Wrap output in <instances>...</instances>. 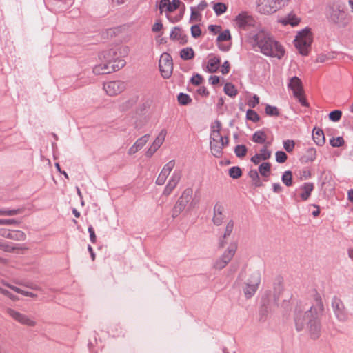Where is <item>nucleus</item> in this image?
<instances>
[{"label": "nucleus", "instance_id": "obj_14", "mask_svg": "<svg viewBox=\"0 0 353 353\" xmlns=\"http://www.w3.org/2000/svg\"><path fill=\"white\" fill-rule=\"evenodd\" d=\"M125 89V83L121 81H111L103 84V90L111 97L119 94Z\"/></svg>", "mask_w": 353, "mask_h": 353}, {"label": "nucleus", "instance_id": "obj_45", "mask_svg": "<svg viewBox=\"0 0 353 353\" xmlns=\"http://www.w3.org/2000/svg\"><path fill=\"white\" fill-rule=\"evenodd\" d=\"M342 116L341 110H334L329 114V119L334 122L339 121Z\"/></svg>", "mask_w": 353, "mask_h": 353}, {"label": "nucleus", "instance_id": "obj_17", "mask_svg": "<svg viewBox=\"0 0 353 353\" xmlns=\"http://www.w3.org/2000/svg\"><path fill=\"white\" fill-rule=\"evenodd\" d=\"M332 305L335 315L339 320L344 321L347 319V312L345 310L343 302L339 299L334 298L332 301Z\"/></svg>", "mask_w": 353, "mask_h": 353}, {"label": "nucleus", "instance_id": "obj_26", "mask_svg": "<svg viewBox=\"0 0 353 353\" xmlns=\"http://www.w3.org/2000/svg\"><path fill=\"white\" fill-rule=\"evenodd\" d=\"M279 21L285 26L290 24L292 26H296L299 23L300 19L295 14H290L287 17L279 19Z\"/></svg>", "mask_w": 353, "mask_h": 353}, {"label": "nucleus", "instance_id": "obj_63", "mask_svg": "<svg viewBox=\"0 0 353 353\" xmlns=\"http://www.w3.org/2000/svg\"><path fill=\"white\" fill-rule=\"evenodd\" d=\"M208 6V3L205 1H201L197 6L194 7L196 10H199V12L204 10Z\"/></svg>", "mask_w": 353, "mask_h": 353}, {"label": "nucleus", "instance_id": "obj_49", "mask_svg": "<svg viewBox=\"0 0 353 353\" xmlns=\"http://www.w3.org/2000/svg\"><path fill=\"white\" fill-rule=\"evenodd\" d=\"M330 143L333 147H340L344 144V140L342 137H338L331 139Z\"/></svg>", "mask_w": 353, "mask_h": 353}, {"label": "nucleus", "instance_id": "obj_56", "mask_svg": "<svg viewBox=\"0 0 353 353\" xmlns=\"http://www.w3.org/2000/svg\"><path fill=\"white\" fill-rule=\"evenodd\" d=\"M259 103V98L257 95L254 94L252 99L249 100L248 102V105L250 108H254L256 105Z\"/></svg>", "mask_w": 353, "mask_h": 353}, {"label": "nucleus", "instance_id": "obj_4", "mask_svg": "<svg viewBox=\"0 0 353 353\" xmlns=\"http://www.w3.org/2000/svg\"><path fill=\"white\" fill-rule=\"evenodd\" d=\"M261 273L254 271L240 276L241 288L246 298H251L256 292L261 283Z\"/></svg>", "mask_w": 353, "mask_h": 353}, {"label": "nucleus", "instance_id": "obj_52", "mask_svg": "<svg viewBox=\"0 0 353 353\" xmlns=\"http://www.w3.org/2000/svg\"><path fill=\"white\" fill-rule=\"evenodd\" d=\"M258 154L263 159V160H267L270 157L271 152L265 147V148H263V149H261L260 150V153Z\"/></svg>", "mask_w": 353, "mask_h": 353}, {"label": "nucleus", "instance_id": "obj_12", "mask_svg": "<svg viewBox=\"0 0 353 353\" xmlns=\"http://www.w3.org/2000/svg\"><path fill=\"white\" fill-rule=\"evenodd\" d=\"M192 193L193 191L190 188H187L183 192L174 207V216H177L185 209L192 199Z\"/></svg>", "mask_w": 353, "mask_h": 353}, {"label": "nucleus", "instance_id": "obj_6", "mask_svg": "<svg viewBox=\"0 0 353 353\" xmlns=\"http://www.w3.org/2000/svg\"><path fill=\"white\" fill-rule=\"evenodd\" d=\"M290 0H257V9L265 14H272L284 6Z\"/></svg>", "mask_w": 353, "mask_h": 353}, {"label": "nucleus", "instance_id": "obj_23", "mask_svg": "<svg viewBox=\"0 0 353 353\" xmlns=\"http://www.w3.org/2000/svg\"><path fill=\"white\" fill-rule=\"evenodd\" d=\"M225 142H210V150L212 154L216 157H221L223 149L228 144V138H225Z\"/></svg>", "mask_w": 353, "mask_h": 353}, {"label": "nucleus", "instance_id": "obj_3", "mask_svg": "<svg viewBox=\"0 0 353 353\" xmlns=\"http://www.w3.org/2000/svg\"><path fill=\"white\" fill-rule=\"evenodd\" d=\"M99 59L102 62L93 68L95 74H109L120 70L125 65V61L119 58L114 49H108L102 51L99 54Z\"/></svg>", "mask_w": 353, "mask_h": 353}, {"label": "nucleus", "instance_id": "obj_57", "mask_svg": "<svg viewBox=\"0 0 353 353\" xmlns=\"http://www.w3.org/2000/svg\"><path fill=\"white\" fill-rule=\"evenodd\" d=\"M19 222L13 219H0V225H18Z\"/></svg>", "mask_w": 353, "mask_h": 353}, {"label": "nucleus", "instance_id": "obj_27", "mask_svg": "<svg viewBox=\"0 0 353 353\" xmlns=\"http://www.w3.org/2000/svg\"><path fill=\"white\" fill-rule=\"evenodd\" d=\"M312 137L314 141L319 145H322L325 143L324 133L319 128H314L313 130Z\"/></svg>", "mask_w": 353, "mask_h": 353}, {"label": "nucleus", "instance_id": "obj_22", "mask_svg": "<svg viewBox=\"0 0 353 353\" xmlns=\"http://www.w3.org/2000/svg\"><path fill=\"white\" fill-rule=\"evenodd\" d=\"M235 22L239 28H245L247 26L252 25L253 19L247 13L242 12L236 17Z\"/></svg>", "mask_w": 353, "mask_h": 353}, {"label": "nucleus", "instance_id": "obj_1", "mask_svg": "<svg viewBox=\"0 0 353 353\" xmlns=\"http://www.w3.org/2000/svg\"><path fill=\"white\" fill-rule=\"evenodd\" d=\"M249 42L254 48L257 47L260 52L266 56L281 59L285 52L283 48L263 30L252 35Z\"/></svg>", "mask_w": 353, "mask_h": 353}, {"label": "nucleus", "instance_id": "obj_62", "mask_svg": "<svg viewBox=\"0 0 353 353\" xmlns=\"http://www.w3.org/2000/svg\"><path fill=\"white\" fill-rule=\"evenodd\" d=\"M196 92L198 94H199L201 97H208L209 94V92L208 91L207 88L205 87H200L196 90Z\"/></svg>", "mask_w": 353, "mask_h": 353}, {"label": "nucleus", "instance_id": "obj_9", "mask_svg": "<svg viewBox=\"0 0 353 353\" xmlns=\"http://www.w3.org/2000/svg\"><path fill=\"white\" fill-rule=\"evenodd\" d=\"M236 249L237 244L234 242L230 243L222 256L215 261L214 267L217 270L225 268L233 258Z\"/></svg>", "mask_w": 353, "mask_h": 353}, {"label": "nucleus", "instance_id": "obj_20", "mask_svg": "<svg viewBox=\"0 0 353 353\" xmlns=\"http://www.w3.org/2000/svg\"><path fill=\"white\" fill-rule=\"evenodd\" d=\"M149 135L145 134L141 137L139 138L135 143L129 148L128 154L129 155H133L141 150L143 146L148 143L149 140Z\"/></svg>", "mask_w": 353, "mask_h": 353}, {"label": "nucleus", "instance_id": "obj_19", "mask_svg": "<svg viewBox=\"0 0 353 353\" xmlns=\"http://www.w3.org/2000/svg\"><path fill=\"white\" fill-rule=\"evenodd\" d=\"M231 39V34L228 30L221 32L218 36L216 41L219 48L222 51H228L230 48V44H224L223 41H229Z\"/></svg>", "mask_w": 353, "mask_h": 353}, {"label": "nucleus", "instance_id": "obj_47", "mask_svg": "<svg viewBox=\"0 0 353 353\" xmlns=\"http://www.w3.org/2000/svg\"><path fill=\"white\" fill-rule=\"evenodd\" d=\"M19 248L17 247L14 246L12 244H9L7 243H2L1 250H2L4 252H14L16 250H19Z\"/></svg>", "mask_w": 353, "mask_h": 353}, {"label": "nucleus", "instance_id": "obj_32", "mask_svg": "<svg viewBox=\"0 0 353 353\" xmlns=\"http://www.w3.org/2000/svg\"><path fill=\"white\" fill-rule=\"evenodd\" d=\"M271 164L268 162L262 163L259 167V172L261 176L267 177L270 174Z\"/></svg>", "mask_w": 353, "mask_h": 353}, {"label": "nucleus", "instance_id": "obj_61", "mask_svg": "<svg viewBox=\"0 0 353 353\" xmlns=\"http://www.w3.org/2000/svg\"><path fill=\"white\" fill-rule=\"evenodd\" d=\"M181 34V30L179 28H174L172 32H171V34H170V37L172 39H179V37L178 36H179Z\"/></svg>", "mask_w": 353, "mask_h": 353}, {"label": "nucleus", "instance_id": "obj_53", "mask_svg": "<svg viewBox=\"0 0 353 353\" xmlns=\"http://www.w3.org/2000/svg\"><path fill=\"white\" fill-rule=\"evenodd\" d=\"M191 34L193 37L197 38L200 37L201 34V28L199 26L194 25L191 27Z\"/></svg>", "mask_w": 353, "mask_h": 353}, {"label": "nucleus", "instance_id": "obj_64", "mask_svg": "<svg viewBox=\"0 0 353 353\" xmlns=\"http://www.w3.org/2000/svg\"><path fill=\"white\" fill-rule=\"evenodd\" d=\"M10 230H7L5 228H0V236L10 239Z\"/></svg>", "mask_w": 353, "mask_h": 353}, {"label": "nucleus", "instance_id": "obj_24", "mask_svg": "<svg viewBox=\"0 0 353 353\" xmlns=\"http://www.w3.org/2000/svg\"><path fill=\"white\" fill-rule=\"evenodd\" d=\"M220 63L221 59L219 57L214 56L209 58L206 65V71L210 73L216 72L220 66Z\"/></svg>", "mask_w": 353, "mask_h": 353}, {"label": "nucleus", "instance_id": "obj_34", "mask_svg": "<svg viewBox=\"0 0 353 353\" xmlns=\"http://www.w3.org/2000/svg\"><path fill=\"white\" fill-rule=\"evenodd\" d=\"M26 239L25 233L21 230H10V239L14 241H23Z\"/></svg>", "mask_w": 353, "mask_h": 353}, {"label": "nucleus", "instance_id": "obj_2", "mask_svg": "<svg viewBox=\"0 0 353 353\" xmlns=\"http://www.w3.org/2000/svg\"><path fill=\"white\" fill-rule=\"evenodd\" d=\"M323 310V304L319 302L316 306L311 307L310 310L307 312H298L295 317L296 329L301 330L305 324L307 323L309 326L312 337L317 338L320 332V324L318 317Z\"/></svg>", "mask_w": 353, "mask_h": 353}, {"label": "nucleus", "instance_id": "obj_50", "mask_svg": "<svg viewBox=\"0 0 353 353\" xmlns=\"http://www.w3.org/2000/svg\"><path fill=\"white\" fill-rule=\"evenodd\" d=\"M276 161L279 163H283L287 160V154L283 151H278L275 154Z\"/></svg>", "mask_w": 353, "mask_h": 353}, {"label": "nucleus", "instance_id": "obj_13", "mask_svg": "<svg viewBox=\"0 0 353 353\" xmlns=\"http://www.w3.org/2000/svg\"><path fill=\"white\" fill-rule=\"evenodd\" d=\"M182 176V171L181 170H175L172 174L170 179L168 180L164 190L163 191V195L168 196L173 192L176 188L179 183L180 182Z\"/></svg>", "mask_w": 353, "mask_h": 353}, {"label": "nucleus", "instance_id": "obj_35", "mask_svg": "<svg viewBox=\"0 0 353 353\" xmlns=\"http://www.w3.org/2000/svg\"><path fill=\"white\" fill-rule=\"evenodd\" d=\"M224 92L230 97H235L237 94V90L231 83H227L225 84Z\"/></svg>", "mask_w": 353, "mask_h": 353}, {"label": "nucleus", "instance_id": "obj_10", "mask_svg": "<svg viewBox=\"0 0 353 353\" xmlns=\"http://www.w3.org/2000/svg\"><path fill=\"white\" fill-rule=\"evenodd\" d=\"M331 9L330 19L332 22L341 26H345L350 22L347 14L339 6H332Z\"/></svg>", "mask_w": 353, "mask_h": 353}, {"label": "nucleus", "instance_id": "obj_54", "mask_svg": "<svg viewBox=\"0 0 353 353\" xmlns=\"http://www.w3.org/2000/svg\"><path fill=\"white\" fill-rule=\"evenodd\" d=\"M200 12L199 10H196L194 8H191V16L190 19L193 21H199L200 18Z\"/></svg>", "mask_w": 353, "mask_h": 353}, {"label": "nucleus", "instance_id": "obj_36", "mask_svg": "<svg viewBox=\"0 0 353 353\" xmlns=\"http://www.w3.org/2000/svg\"><path fill=\"white\" fill-rule=\"evenodd\" d=\"M282 182L288 187L292 185V174L290 170L284 172L281 177Z\"/></svg>", "mask_w": 353, "mask_h": 353}, {"label": "nucleus", "instance_id": "obj_7", "mask_svg": "<svg viewBox=\"0 0 353 353\" xmlns=\"http://www.w3.org/2000/svg\"><path fill=\"white\" fill-rule=\"evenodd\" d=\"M6 314L14 321L27 327H34L37 321L34 318L23 314L14 309L8 307L6 310Z\"/></svg>", "mask_w": 353, "mask_h": 353}, {"label": "nucleus", "instance_id": "obj_38", "mask_svg": "<svg viewBox=\"0 0 353 353\" xmlns=\"http://www.w3.org/2000/svg\"><path fill=\"white\" fill-rule=\"evenodd\" d=\"M213 10L216 15H221L226 12L227 6L223 3H216L213 6Z\"/></svg>", "mask_w": 353, "mask_h": 353}, {"label": "nucleus", "instance_id": "obj_15", "mask_svg": "<svg viewBox=\"0 0 353 353\" xmlns=\"http://www.w3.org/2000/svg\"><path fill=\"white\" fill-rule=\"evenodd\" d=\"M167 136V130L165 129H162L157 137L155 138L154 141L152 143V145L150 146L148 150H147L145 154L148 157H151L157 151V150L162 145L165 139Z\"/></svg>", "mask_w": 353, "mask_h": 353}, {"label": "nucleus", "instance_id": "obj_25", "mask_svg": "<svg viewBox=\"0 0 353 353\" xmlns=\"http://www.w3.org/2000/svg\"><path fill=\"white\" fill-rule=\"evenodd\" d=\"M314 190V184L312 183H305L301 188L300 190L301 191L300 194V197L302 201H307L310 195L312 192Z\"/></svg>", "mask_w": 353, "mask_h": 353}, {"label": "nucleus", "instance_id": "obj_40", "mask_svg": "<svg viewBox=\"0 0 353 353\" xmlns=\"http://www.w3.org/2000/svg\"><path fill=\"white\" fill-rule=\"evenodd\" d=\"M265 111L266 114H268V116L277 117V116L279 115V111L277 109V108L275 107V106H272L270 105H267L266 107H265Z\"/></svg>", "mask_w": 353, "mask_h": 353}, {"label": "nucleus", "instance_id": "obj_44", "mask_svg": "<svg viewBox=\"0 0 353 353\" xmlns=\"http://www.w3.org/2000/svg\"><path fill=\"white\" fill-rule=\"evenodd\" d=\"M235 154L239 157H243L246 155L247 148L243 145H239L235 148Z\"/></svg>", "mask_w": 353, "mask_h": 353}, {"label": "nucleus", "instance_id": "obj_39", "mask_svg": "<svg viewBox=\"0 0 353 353\" xmlns=\"http://www.w3.org/2000/svg\"><path fill=\"white\" fill-rule=\"evenodd\" d=\"M229 175L233 179H238L242 175L241 170L237 166L232 167L229 170Z\"/></svg>", "mask_w": 353, "mask_h": 353}, {"label": "nucleus", "instance_id": "obj_42", "mask_svg": "<svg viewBox=\"0 0 353 353\" xmlns=\"http://www.w3.org/2000/svg\"><path fill=\"white\" fill-rule=\"evenodd\" d=\"M246 117L248 120H250L253 122H257L260 119L259 114L254 110H248L247 111Z\"/></svg>", "mask_w": 353, "mask_h": 353}, {"label": "nucleus", "instance_id": "obj_11", "mask_svg": "<svg viewBox=\"0 0 353 353\" xmlns=\"http://www.w3.org/2000/svg\"><path fill=\"white\" fill-rule=\"evenodd\" d=\"M159 67L161 75L165 79H168L173 71V63L172 57L168 53H163L160 57Z\"/></svg>", "mask_w": 353, "mask_h": 353}, {"label": "nucleus", "instance_id": "obj_48", "mask_svg": "<svg viewBox=\"0 0 353 353\" xmlns=\"http://www.w3.org/2000/svg\"><path fill=\"white\" fill-rule=\"evenodd\" d=\"M178 101L181 105H187L191 101V99L189 95L181 93L178 96Z\"/></svg>", "mask_w": 353, "mask_h": 353}, {"label": "nucleus", "instance_id": "obj_16", "mask_svg": "<svg viewBox=\"0 0 353 353\" xmlns=\"http://www.w3.org/2000/svg\"><path fill=\"white\" fill-rule=\"evenodd\" d=\"M176 163L175 161L171 160L168 161L164 166L163 167L161 172L158 175L156 179V184L158 185H163L167 179L168 176L170 174L171 172L175 167Z\"/></svg>", "mask_w": 353, "mask_h": 353}, {"label": "nucleus", "instance_id": "obj_60", "mask_svg": "<svg viewBox=\"0 0 353 353\" xmlns=\"http://www.w3.org/2000/svg\"><path fill=\"white\" fill-rule=\"evenodd\" d=\"M208 30L214 33V34H217L219 32H221V27L220 26H216V25H210L208 26Z\"/></svg>", "mask_w": 353, "mask_h": 353}, {"label": "nucleus", "instance_id": "obj_43", "mask_svg": "<svg viewBox=\"0 0 353 353\" xmlns=\"http://www.w3.org/2000/svg\"><path fill=\"white\" fill-rule=\"evenodd\" d=\"M0 294H3V296L9 298L12 301H16L19 300V298L12 294L10 292H9L7 289H5L2 286L0 285Z\"/></svg>", "mask_w": 353, "mask_h": 353}, {"label": "nucleus", "instance_id": "obj_28", "mask_svg": "<svg viewBox=\"0 0 353 353\" xmlns=\"http://www.w3.org/2000/svg\"><path fill=\"white\" fill-rule=\"evenodd\" d=\"M159 9L160 10V13H163V12H165L166 13L174 12L170 0H161L159 2Z\"/></svg>", "mask_w": 353, "mask_h": 353}, {"label": "nucleus", "instance_id": "obj_8", "mask_svg": "<svg viewBox=\"0 0 353 353\" xmlns=\"http://www.w3.org/2000/svg\"><path fill=\"white\" fill-rule=\"evenodd\" d=\"M288 87L294 94V96L303 105L307 106L308 103L304 97L303 87L301 80L297 77H293L290 79Z\"/></svg>", "mask_w": 353, "mask_h": 353}, {"label": "nucleus", "instance_id": "obj_51", "mask_svg": "<svg viewBox=\"0 0 353 353\" xmlns=\"http://www.w3.org/2000/svg\"><path fill=\"white\" fill-rule=\"evenodd\" d=\"M203 81V78L201 75L196 74L194 75L191 79V82L195 85H199Z\"/></svg>", "mask_w": 353, "mask_h": 353}, {"label": "nucleus", "instance_id": "obj_41", "mask_svg": "<svg viewBox=\"0 0 353 353\" xmlns=\"http://www.w3.org/2000/svg\"><path fill=\"white\" fill-rule=\"evenodd\" d=\"M22 212L21 209L0 210V216H14Z\"/></svg>", "mask_w": 353, "mask_h": 353}, {"label": "nucleus", "instance_id": "obj_59", "mask_svg": "<svg viewBox=\"0 0 353 353\" xmlns=\"http://www.w3.org/2000/svg\"><path fill=\"white\" fill-rule=\"evenodd\" d=\"M88 232L90 233V239L92 243H96L97 236L95 235V232L92 226H90L88 228Z\"/></svg>", "mask_w": 353, "mask_h": 353}, {"label": "nucleus", "instance_id": "obj_30", "mask_svg": "<svg viewBox=\"0 0 353 353\" xmlns=\"http://www.w3.org/2000/svg\"><path fill=\"white\" fill-rule=\"evenodd\" d=\"M234 228V222L233 221H230L225 226L224 234H223V240H222L220 243V246L224 248L226 243L225 239L227 236H228L231 232H232Z\"/></svg>", "mask_w": 353, "mask_h": 353}, {"label": "nucleus", "instance_id": "obj_58", "mask_svg": "<svg viewBox=\"0 0 353 353\" xmlns=\"http://www.w3.org/2000/svg\"><path fill=\"white\" fill-rule=\"evenodd\" d=\"M230 63L229 61H225L222 66H221V72L223 74H226L229 72L230 71Z\"/></svg>", "mask_w": 353, "mask_h": 353}, {"label": "nucleus", "instance_id": "obj_18", "mask_svg": "<svg viewBox=\"0 0 353 353\" xmlns=\"http://www.w3.org/2000/svg\"><path fill=\"white\" fill-rule=\"evenodd\" d=\"M221 123L219 121H215L212 125V131L210 134V142H225V138L221 134Z\"/></svg>", "mask_w": 353, "mask_h": 353}, {"label": "nucleus", "instance_id": "obj_29", "mask_svg": "<svg viewBox=\"0 0 353 353\" xmlns=\"http://www.w3.org/2000/svg\"><path fill=\"white\" fill-rule=\"evenodd\" d=\"M1 284L3 286L8 287V288L11 289L12 290L14 291L15 292L19 293V294H23V295H24L26 296H30V297H34L35 296V295L33 293L28 292V291L23 290L20 289L19 288H17L16 286L10 285L9 283H6L5 281H1Z\"/></svg>", "mask_w": 353, "mask_h": 353}, {"label": "nucleus", "instance_id": "obj_21", "mask_svg": "<svg viewBox=\"0 0 353 353\" xmlns=\"http://www.w3.org/2000/svg\"><path fill=\"white\" fill-rule=\"evenodd\" d=\"M224 207L220 203H216L214 207L213 222L216 225L222 224L224 219Z\"/></svg>", "mask_w": 353, "mask_h": 353}, {"label": "nucleus", "instance_id": "obj_37", "mask_svg": "<svg viewBox=\"0 0 353 353\" xmlns=\"http://www.w3.org/2000/svg\"><path fill=\"white\" fill-rule=\"evenodd\" d=\"M249 176L252 179V182L255 186L259 187L262 185L259 179V173L256 170H250L249 172Z\"/></svg>", "mask_w": 353, "mask_h": 353}, {"label": "nucleus", "instance_id": "obj_31", "mask_svg": "<svg viewBox=\"0 0 353 353\" xmlns=\"http://www.w3.org/2000/svg\"><path fill=\"white\" fill-rule=\"evenodd\" d=\"M180 56L183 60H190L194 58V52L192 48H185L181 50Z\"/></svg>", "mask_w": 353, "mask_h": 353}, {"label": "nucleus", "instance_id": "obj_55", "mask_svg": "<svg viewBox=\"0 0 353 353\" xmlns=\"http://www.w3.org/2000/svg\"><path fill=\"white\" fill-rule=\"evenodd\" d=\"M162 28H163V24H162L161 21L160 20H157L152 26V30L154 32H159L162 30Z\"/></svg>", "mask_w": 353, "mask_h": 353}, {"label": "nucleus", "instance_id": "obj_33", "mask_svg": "<svg viewBox=\"0 0 353 353\" xmlns=\"http://www.w3.org/2000/svg\"><path fill=\"white\" fill-rule=\"evenodd\" d=\"M267 138L266 134L262 131L259 130L254 132L252 137V141L257 143H263Z\"/></svg>", "mask_w": 353, "mask_h": 353}, {"label": "nucleus", "instance_id": "obj_46", "mask_svg": "<svg viewBox=\"0 0 353 353\" xmlns=\"http://www.w3.org/2000/svg\"><path fill=\"white\" fill-rule=\"evenodd\" d=\"M294 146L295 142L293 140L288 139L283 142V148L289 153L294 150Z\"/></svg>", "mask_w": 353, "mask_h": 353}, {"label": "nucleus", "instance_id": "obj_5", "mask_svg": "<svg viewBox=\"0 0 353 353\" xmlns=\"http://www.w3.org/2000/svg\"><path fill=\"white\" fill-rule=\"evenodd\" d=\"M312 41L313 37L310 28H305L298 32L294 43L301 55L307 56L309 54Z\"/></svg>", "mask_w": 353, "mask_h": 353}]
</instances>
